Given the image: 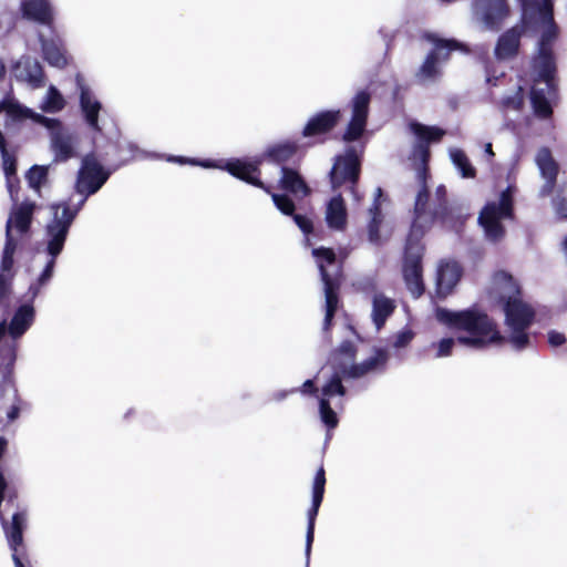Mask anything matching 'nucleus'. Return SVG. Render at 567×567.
Listing matches in <instances>:
<instances>
[{"label":"nucleus","instance_id":"nucleus-6","mask_svg":"<svg viewBox=\"0 0 567 567\" xmlns=\"http://www.w3.org/2000/svg\"><path fill=\"white\" fill-rule=\"evenodd\" d=\"M2 111L7 114L6 126L30 118L47 127L50 131L51 146L54 152L55 159L66 161L74 155L75 137L63 128L62 123L59 120L49 118L42 114L35 113L11 97H6L0 101V113Z\"/></svg>","mask_w":567,"mask_h":567},{"label":"nucleus","instance_id":"nucleus-33","mask_svg":"<svg viewBox=\"0 0 567 567\" xmlns=\"http://www.w3.org/2000/svg\"><path fill=\"white\" fill-rule=\"evenodd\" d=\"M518 48L519 38H498L495 55L498 60H508L517 54Z\"/></svg>","mask_w":567,"mask_h":567},{"label":"nucleus","instance_id":"nucleus-39","mask_svg":"<svg viewBox=\"0 0 567 567\" xmlns=\"http://www.w3.org/2000/svg\"><path fill=\"white\" fill-rule=\"evenodd\" d=\"M565 341H566L565 334L554 331V330L548 332V342L553 347H559V346L564 344Z\"/></svg>","mask_w":567,"mask_h":567},{"label":"nucleus","instance_id":"nucleus-5","mask_svg":"<svg viewBox=\"0 0 567 567\" xmlns=\"http://www.w3.org/2000/svg\"><path fill=\"white\" fill-rule=\"evenodd\" d=\"M296 151L297 146L293 143H280L269 147L267 152L264 154L262 158H250V185L260 187L265 189L268 194H270L277 209L280 210L284 215L292 216L297 226L305 234H309L312 229L311 220L306 216L293 214V200L286 194L274 193L272 185L270 183H265L264 181L260 179L262 169L258 168L259 166H261L262 168H267L271 166L274 163H285L295 155Z\"/></svg>","mask_w":567,"mask_h":567},{"label":"nucleus","instance_id":"nucleus-31","mask_svg":"<svg viewBox=\"0 0 567 567\" xmlns=\"http://www.w3.org/2000/svg\"><path fill=\"white\" fill-rule=\"evenodd\" d=\"M64 106L65 100L61 92L54 85H50L42 99L40 109L45 113H58L62 111Z\"/></svg>","mask_w":567,"mask_h":567},{"label":"nucleus","instance_id":"nucleus-7","mask_svg":"<svg viewBox=\"0 0 567 567\" xmlns=\"http://www.w3.org/2000/svg\"><path fill=\"white\" fill-rule=\"evenodd\" d=\"M551 39L540 38L538 53L533 61V69L537 78L530 92V100L535 113L543 118L551 114V102L557 96L555 81L556 64Z\"/></svg>","mask_w":567,"mask_h":567},{"label":"nucleus","instance_id":"nucleus-3","mask_svg":"<svg viewBox=\"0 0 567 567\" xmlns=\"http://www.w3.org/2000/svg\"><path fill=\"white\" fill-rule=\"evenodd\" d=\"M355 347L351 341H343L338 350H336L330 361L333 363V374L330 380L322 386L321 396L319 399V413L321 421L328 429H334L338 425V417L331 408L330 400L334 396L342 398L346 394V388L342 385V377L360 378L364 374L382 369L388 361V353L383 349L375 350V354L360 364H351L337 362L339 355L346 357L352 361L355 355Z\"/></svg>","mask_w":567,"mask_h":567},{"label":"nucleus","instance_id":"nucleus-49","mask_svg":"<svg viewBox=\"0 0 567 567\" xmlns=\"http://www.w3.org/2000/svg\"><path fill=\"white\" fill-rule=\"evenodd\" d=\"M12 502V496L10 495L8 498V503Z\"/></svg>","mask_w":567,"mask_h":567},{"label":"nucleus","instance_id":"nucleus-37","mask_svg":"<svg viewBox=\"0 0 567 567\" xmlns=\"http://www.w3.org/2000/svg\"><path fill=\"white\" fill-rule=\"evenodd\" d=\"M413 332L409 329L399 331L393 341V347L396 349L406 347L413 339Z\"/></svg>","mask_w":567,"mask_h":567},{"label":"nucleus","instance_id":"nucleus-8","mask_svg":"<svg viewBox=\"0 0 567 567\" xmlns=\"http://www.w3.org/2000/svg\"><path fill=\"white\" fill-rule=\"evenodd\" d=\"M34 209L35 204L33 202L17 203L13 205L6 223V244L0 265V303L6 300L10 291L12 276L9 272L12 269L13 255L19 244V238L14 236L13 231L20 237L29 231Z\"/></svg>","mask_w":567,"mask_h":567},{"label":"nucleus","instance_id":"nucleus-38","mask_svg":"<svg viewBox=\"0 0 567 567\" xmlns=\"http://www.w3.org/2000/svg\"><path fill=\"white\" fill-rule=\"evenodd\" d=\"M7 188L13 204L18 203L19 179L17 176H7Z\"/></svg>","mask_w":567,"mask_h":567},{"label":"nucleus","instance_id":"nucleus-17","mask_svg":"<svg viewBox=\"0 0 567 567\" xmlns=\"http://www.w3.org/2000/svg\"><path fill=\"white\" fill-rule=\"evenodd\" d=\"M75 84L79 91L80 109L86 125L92 131L101 133L102 127L99 124V114L102 111V103L96 99L94 92L85 83L81 73L75 75Z\"/></svg>","mask_w":567,"mask_h":567},{"label":"nucleus","instance_id":"nucleus-16","mask_svg":"<svg viewBox=\"0 0 567 567\" xmlns=\"http://www.w3.org/2000/svg\"><path fill=\"white\" fill-rule=\"evenodd\" d=\"M431 40H435V47L432 52H430L416 73V78L422 83H427L434 81L439 76L437 61L440 59H445L450 51L463 49V45L457 43L456 41L446 40L445 38H430Z\"/></svg>","mask_w":567,"mask_h":567},{"label":"nucleus","instance_id":"nucleus-26","mask_svg":"<svg viewBox=\"0 0 567 567\" xmlns=\"http://www.w3.org/2000/svg\"><path fill=\"white\" fill-rule=\"evenodd\" d=\"M395 308V301L384 293L377 292L373 295L371 319L378 331L384 326Z\"/></svg>","mask_w":567,"mask_h":567},{"label":"nucleus","instance_id":"nucleus-27","mask_svg":"<svg viewBox=\"0 0 567 567\" xmlns=\"http://www.w3.org/2000/svg\"><path fill=\"white\" fill-rule=\"evenodd\" d=\"M43 59L54 68L63 69L69 64L70 56L54 38H41Z\"/></svg>","mask_w":567,"mask_h":567},{"label":"nucleus","instance_id":"nucleus-4","mask_svg":"<svg viewBox=\"0 0 567 567\" xmlns=\"http://www.w3.org/2000/svg\"><path fill=\"white\" fill-rule=\"evenodd\" d=\"M436 318L440 322L466 333L456 339L445 338L439 341L436 358L449 357L456 342L468 348L482 349L502 340L496 326L485 313L474 310L450 311L440 308L436 310Z\"/></svg>","mask_w":567,"mask_h":567},{"label":"nucleus","instance_id":"nucleus-22","mask_svg":"<svg viewBox=\"0 0 567 567\" xmlns=\"http://www.w3.org/2000/svg\"><path fill=\"white\" fill-rule=\"evenodd\" d=\"M20 11L28 21L48 27L53 23V10L49 0H22Z\"/></svg>","mask_w":567,"mask_h":567},{"label":"nucleus","instance_id":"nucleus-41","mask_svg":"<svg viewBox=\"0 0 567 567\" xmlns=\"http://www.w3.org/2000/svg\"><path fill=\"white\" fill-rule=\"evenodd\" d=\"M20 409L13 404L7 413L9 421H14L19 416Z\"/></svg>","mask_w":567,"mask_h":567},{"label":"nucleus","instance_id":"nucleus-14","mask_svg":"<svg viewBox=\"0 0 567 567\" xmlns=\"http://www.w3.org/2000/svg\"><path fill=\"white\" fill-rule=\"evenodd\" d=\"M360 152L354 146H349L343 155L336 157V162L330 171V182L333 189L349 184L351 192L357 200L359 197L354 190L360 174Z\"/></svg>","mask_w":567,"mask_h":567},{"label":"nucleus","instance_id":"nucleus-44","mask_svg":"<svg viewBox=\"0 0 567 567\" xmlns=\"http://www.w3.org/2000/svg\"><path fill=\"white\" fill-rule=\"evenodd\" d=\"M3 303H4V300L0 305H3ZM4 332H6V324L3 322V323H0V338L4 334Z\"/></svg>","mask_w":567,"mask_h":567},{"label":"nucleus","instance_id":"nucleus-32","mask_svg":"<svg viewBox=\"0 0 567 567\" xmlns=\"http://www.w3.org/2000/svg\"><path fill=\"white\" fill-rule=\"evenodd\" d=\"M450 157H451L454 166L458 169L462 177H464V178L475 177L476 171L472 166L468 157L462 150L452 148L450 151Z\"/></svg>","mask_w":567,"mask_h":567},{"label":"nucleus","instance_id":"nucleus-40","mask_svg":"<svg viewBox=\"0 0 567 567\" xmlns=\"http://www.w3.org/2000/svg\"><path fill=\"white\" fill-rule=\"evenodd\" d=\"M300 391L302 393H316L317 389L315 388V383L312 380H307L303 382Z\"/></svg>","mask_w":567,"mask_h":567},{"label":"nucleus","instance_id":"nucleus-10","mask_svg":"<svg viewBox=\"0 0 567 567\" xmlns=\"http://www.w3.org/2000/svg\"><path fill=\"white\" fill-rule=\"evenodd\" d=\"M520 22L502 35H558L554 19V0H518Z\"/></svg>","mask_w":567,"mask_h":567},{"label":"nucleus","instance_id":"nucleus-34","mask_svg":"<svg viewBox=\"0 0 567 567\" xmlns=\"http://www.w3.org/2000/svg\"><path fill=\"white\" fill-rule=\"evenodd\" d=\"M47 177L48 167L39 165L32 166L25 175L29 187L38 193L40 192L41 186L47 182Z\"/></svg>","mask_w":567,"mask_h":567},{"label":"nucleus","instance_id":"nucleus-9","mask_svg":"<svg viewBox=\"0 0 567 567\" xmlns=\"http://www.w3.org/2000/svg\"><path fill=\"white\" fill-rule=\"evenodd\" d=\"M494 280L497 285H504L507 290L508 299L505 303L504 311L506 323L512 330L511 343L515 349L522 350L526 348L529 342L528 334L525 331L533 322L535 311L529 305L514 296L518 293L519 290L511 275L498 272L495 275Z\"/></svg>","mask_w":567,"mask_h":567},{"label":"nucleus","instance_id":"nucleus-15","mask_svg":"<svg viewBox=\"0 0 567 567\" xmlns=\"http://www.w3.org/2000/svg\"><path fill=\"white\" fill-rule=\"evenodd\" d=\"M474 16L489 30L498 31L511 16L507 0H474Z\"/></svg>","mask_w":567,"mask_h":567},{"label":"nucleus","instance_id":"nucleus-11","mask_svg":"<svg viewBox=\"0 0 567 567\" xmlns=\"http://www.w3.org/2000/svg\"><path fill=\"white\" fill-rule=\"evenodd\" d=\"M38 278H40V276ZM38 280L39 279H37L34 282H32L29 287L28 295H29L30 302L20 306L16 310L9 326H6L4 334L0 338V341H2L7 334L9 337V339H7L4 341V352L2 354L3 360L8 361L6 368L3 369V378L4 379L10 375V373H11L10 367L14 363L16 358H17V340L20 339L28 331V329L32 326V323L34 321L35 312H34V308L31 305V302L40 293L42 287L47 286L50 282V280H49L47 284L41 285L39 287L38 293L33 296L31 288L35 284H38ZM3 322H4V324H7V322L4 320L1 323H3Z\"/></svg>","mask_w":567,"mask_h":567},{"label":"nucleus","instance_id":"nucleus-25","mask_svg":"<svg viewBox=\"0 0 567 567\" xmlns=\"http://www.w3.org/2000/svg\"><path fill=\"white\" fill-rule=\"evenodd\" d=\"M462 276V268L456 261L442 262L437 269L436 291L440 297H446Z\"/></svg>","mask_w":567,"mask_h":567},{"label":"nucleus","instance_id":"nucleus-20","mask_svg":"<svg viewBox=\"0 0 567 567\" xmlns=\"http://www.w3.org/2000/svg\"><path fill=\"white\" fill-rule=\"evenodd\" d=\"M324 485H326L324 470H323V467H320L315 476V480H313L312 504L307 513L308 526H307L306 548H305V554H306V558H307L306 567H309L311 547H312L313 537H315V523H316V517L319 512V507L323 499Z\"/></svg>","mask_w":567,"mask_h":567},{"label":"nucleus","instance_id":"nucleus-2","mask_svg":"<svg viewBox=\"0 0 567 567\" xmlns=\"http://www.w3.org/2000/svg\"><path fill=\"white\" fill-rule=\"evenodd\" d=\"M109 177L110 173L104 169L95 156L93 154L86 155L82 161L75 185L76 192L83 195L76 207L72 209L68 203L51 206L52 218L44 230L45 250L50 258L40 274L38 284L31 288L33 296L38 293L41 285L52 279L55 260L63 250L69 229L87 196L95 194Z\"/></svg>","mask_w":567,"mask_h":567},{"label":"nucleus","instance_id":"nucleus-18","mask_svg":"<svg viewBox=\"0 0 567 567\" xmlns=\"http://www.w3.org/2000/svg\"><path fill=\"white\" fill-rule=\"evenodd\" d=\"M371 96L367 91L358 92L351 101L352 116L344 132L347 142L358 140L364 132Z\"/></svg>","mask_w":567,"mask_h":567},{"label":"nucleus","instance_id":"nucleus-48","mask_svg":"<svg viewBox=\"0 0 567 567\" xmlns=\"http://www.w3.org/2000/svg\"><path fill=\"white\" fill-rule=\"evenodd\" d=\"M422 35L427 37V35H433V34H432V33L424 32Z\"/></svg>","mask_w":567,"mask_h":567},{"label":"nucleus","instance_id":"nucleus-19","mask_svg":"<svg viewBox=\"0 0 567 567\" xmlns=\"http://www.w3.org/2000/svg\"><path fill=\"white\" fill-rule=\"evenodd\" d=\"M11 74L16 81L25 83L32 90L41 89L45 85L42 65L35 59L27 55H22L12 64Z\"/></svg>","mask_w":567,"mask_h":567},{"label":"nucleus","instance_id":"nucleus-1","mask_svg":"<svg viewBox=\"0 0 567 567\" xmlns=\"http://www.w3.org/2000/svg\"><path fill=\"white\" fill-rule=\"evenodd\" d=\"M410 128L419 138L413 148V156L420 159L419 167L416 168V179L420 189L415 197L413 220L405 245L403 278L411 295L414 298H419L424 291L422 278L424 248L421 244V238L435 221L445 220L449 206L444 185L436 187L434 196H431L426 185L429 176L426 163L430 156L429 143L440 141L444 135V131L419 123H411Z\"/></svg>","mask_w":567,"mask_h":567},{"label":"nucleus","instance_id":"nucleus-35","mask_svg":"<svg viewBox=\"0 0 567 567\" xmlns=\"http://www.w3.org/2000/svg\"><path fill=\"white\" fill-rule=\"evenodd\" d=\"M554 206L560 217L567 218V185L561 186L556 198Z\"/></svg>","mask_w":567,"mask_h":567},{"label":"nucleus","instance_id":"nucleus-42","mask_svg":"<svg viewBox=\"0 0 567 567\" xmlns=\"http://www.w3.org/2000/svg\"><path fill=\"white\" fill-rule=\"evenodd\" d=\"M484 152L489 157L494 156V152H493L491 143L485 144Z\"/></svg>","mask_w":567,"mask_h":567},{"label":"nucleus","instance_id":"nucleus-21","mask_svg":"<svg viewBox=\"0 0 567 567\" xmlns=\"http://www.w3.org/2000/svg\"><path fill=\"white\" fill-rule=\"evenodd\" d=\"M168 161L176 162L179 164L189 163L192 165H199L205 168H220L227 171L234 177L248 183V163L240 159L223 161H196L186 157H169Z\"/></svg>","mask_w":567,"mask_h":567},{"label":"nucleus","instance_id":"nucleus-36","mask_svg":"<svg viewBox=\"0 0 567 567\" xmlns=\"http://www.w3.org/2000/svg\"><path fill=\"white\" fill-rule=\"evenodd\" d=\"M523 104L522 87L518 86L514 95L506 96L502 100V106L504 110H518Z\"/></svg>","mask_w":567,"mask_h":567},{"label":"nucleus","instance_id":"nucleus-45","mask_svg":"<svg viewBox=\"0 0 567 567\" xmlns=\"http://www.w3.org/2000/svg\"><path fill=\"white\" fill-rule=\"evenodd\" d=\"M563 249H564V254L567 258V237L565 238L564 243H563Z\"/></svg>","mask_w":567,"mask_h":567},{"label":"nucleus","instance_id":"nucleus-47","mask_svg":"<svg viewBox=\"0 0 567 567\" xmlns=\"http://www.w3.org/2000/svg\"><path fill=\"white\" fill-rule=\"evenodd\" d=\"M285 395H286L285 393L280 394V395L278 396V400H282V399L285 398Z\"/></svg>","mask_w":567,"mask_h":567},{"label":"nucleus","instance_id":"nucleus-46","mask_svg":"<svg viewBox=\"0 0 567 567\" xmlns=\"http://www.w3.org/2000/svg\"><path fill=\"white\" fill-rule=\"evenodd\" d=\"M486 81H487V83H489V84H494V83H493V78H492L489 74L487 75Z\"/></svg>","mask_w":567,"mask_h":567},{"label":"nucleus","instance_id":"nucleus-12","mask_svg":"<svg viewBox=\"0 0 567 567\" xmlns=\"http://www.w3.org/2000/svg\"><path fill=\"white\" fill-rule=\"evenodd\" d=\"M317 260V265L323 282L324 299H326V315L323 320V330L330 328L332 318L338 308L339 298L338 290L340 286L341 267L336 260V255L332 249L317 248L312 251Z\"/></svg>","mask_w":567,"mask_h":567},{"label":"nucleus","instance_id":"nucleus-13","mask_svg":"<svg viewBox=\"0 0 567 567\" xmlns=\"http://www.w3.org/2000/svg\"><path fill=\"white\" fill-rule=\"evenodd\" d=\"M513 216L512 187L502 192L497 202L487 203L478 216V223L484 228L488 240L497 243L505 236L502 220Z\"/></svg>","mask_w":567,"mask_h":567},{"label":"nucleus","instance_id":"nucleus-29","mask_svg":"<svg viewBox=\"0 0 567 567\" xmlns=\"http://www.w3.org/2000/svg\"><path fill=\"white\" fill-rule=\"evenodd\" d=\"M339 116V111H327L313 116L305 126L303 135L312 136L330 131L338 122Z\"/></svg>","mask_w":567,"mask_h":567},{"label":"nucleus","instance_id":"nucleus-24","mask_svg":"<svg viewBox=\"0 0 567 567\" xmlns=\"http://www.w3.org/2000/svg\"><path fill=\"white\" fill-rule=\"evenodd\" d=\"M279 171L281 174L279 178L280 189L290 193L297 199H302L310 194L311 189L299 172L286 166H281Z\"/></svg>","mask_w":567,"mask_h":567},{"label":"nucleus","instance_id":"nucleus-43","mask_svg":"<svg viewBox=\"0 0 567 567\" xmlns=\"http://www.w3.org/2000/svg\"><path fill=\"white\" fill-rule=\"evenodd\" d=\"M6 74V65L3 60L0 58V80L3 79Z\"/></svg>","mask_w":567,"mask_h":567},{"label":"nucleus","instance_id":"nucleus-28","mask_svg":"<svg viewBox=\"0 0 567 567\" xmlns=\"http://www.w3.org/2000/svg\"><path fill=\"white\" fill-rule=\"evenodd\" d=\"M347 208L341 195L332 197L326 209V220L330 228L343 230L347 225Z\"/></svg>","mask_w":567,"mask_h":567},{"label":"nucleus","instance_id":"nucleus-30","mask_svg":"<svg viewBox=\"0 0 567 567\" xmlns=\"http://www.w3.org/2000/svg\"><path fill=\"white\" fill-rule=\"evenodd\" d=\"M381 196H382V189L380 187H378L375 189L374 203H373V205L370 208L371 219H370V223H369V226H368V229H369V240L372 244H375V245H379L381 243L380 234H379V227L381 225L382 217H381V212H380V207H379V203H378V199Z\"/></svg>","mask_w":567,"mask_h":567},{"label":"nucleus","instance_id":"nucleus-23","mask_svg":"<svg viewBox=\"0 0 567 567\" xmlns=\"http://www.w3.org/2000/svg\"><path fill=\"white\" fill-rule=\"evenodd\" d=\"M535 162L538 166L540 175L545 178V184L539 190L540 197L548 196L555 186L556 177L558 174V165L553 158L548 148H542L538 151Z\"/></svg>","mask_w":567,"mask_h":567}]
</instances>
